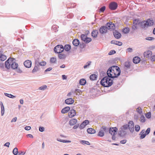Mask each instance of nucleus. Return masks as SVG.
<instances>
[{
    "mask_svg": "<svg viewBox=\"0 0 155 155\" xmlns=\"http://www.w3.org/2000/svg\"><path fill=\"white\" fill-rule=\"evenodd\" d=\"M56 61V58L54 57L51 58L50 60V62L52 63H55Z\"/></svg>",
    "mask_w": 155,
    "mask_h": 155,
    "instance_id": "79ce46f5",
    "label": "nucleus"
},
{
    "mask_svg": "<svg viewBox=\"0 0 155 155\" xmlns=\"http://www.w3.org/2000/svg\"><path fill=\"white\" fill-rule=\"evenodd\" d=\"M7 57L5 55L1 54L0 55V60L2 61H4L6 59Z\"/></svg>",
    "mask_w": 155,
    "mask_h": 155,
    "instance_id": "f704fd0d",
    "label": "nucleus"
},
{
    "mask_svg": "<svg viewBox=\"0 0 155 155\" xmlns=\"http://www.w3.org/2000/svg\"><path fill=\"white\" fill-rule=\"evenodd\" d=\"M64 50V48L62 45H58L54 48V52L57 53H61Z\"/></svg>",
    "mask_w": 155,
    "mask_h": 155,
    "instance_id": "39448f33",
    "label": "nucleus"
},
{
    "mask_svg": "<svg viewBox=\"0 0 155 155\" xmlns=\"http://www.w3.org/2000/svg\"><path fill=\"white\" fill-rule=\"evenodd\" d=\"M85 126L84 125V124L82 123L79 126V128L80 129H82L84 128Z\"/></svg>",
    "mask_w": 155,
    "mask_h": 155,
    "instance_id": "4d7b16f0",
    "label": "nucleus"
},
{
    "mask_svg": "<svg viewBox=\"0 0 155 155\" xmlns=\"http://www.w3.org/2000/svg\"><path fill=\"white\" fill-rule=\"evenodd\" d=\"M15 60V59L12 58H9L5 62V68L7 69H9L11 66V64L12 61Z\"/></svg>",
    "mask_w": 155,
    "mask_h": 155,
    "instance_id": "6e6552de",
    "label": "nucleus"
},
{
    "mask_svg": "<svg viewBox=\"0 0 155 155\" xmlns=\"http://www.w3.org/2000/svg\"><path fill=\"white\" fill-rule=\"evenodd\" d=\"M91 61H89L86 63V64L84 66V68H87V67L90 65L91 64Z\"/></svg>",
    "mask_w": 155,
    "mask_h": 155,
    "instance_id": "09e8293b",
    "label": "nucleus"
},
{
    "mask_svg": "<svg viewBox=\"0 0 155 155\" xmlns=\"http://www.w3.org/2000/svg\"><path fill=\"white\" fill-rule=\"evenodd\" d=\"M72 43L75 46H77L80 44L79 41L77 39H75L73 40Z\"/></svg>",
    "mask_w": 155,
    "mask_h": 155,
    "instance_id": "bb28decb",
    "label": "nucleus"
},
{
    "mask_svg": "<svg viewBox=\"0 0 155 155\" xmlns=\"http://www.w3.org/2000/svg\"><path fill=\"white\" fill-rule=\"evenodd\" d=\"M31 128V127L30 126H26L25 127V129L26 130H30Z\"/></svg>",
    "mask_w": 155,
    "mask_h": 155,
    "instance_id": "e2e57ef3",
    "label": "nucleus"
},
{
    "mask_svg": "<svg viewBox=\"0 0 155 155\" xmlns=\"http://www.w3.org/2000/svg\"><path fill=\"white\" fill-rule=\"evenodd\" d=\"M140 129V126L138 125H136L135 126V130L137 132H138Z\"/></svg>",
    "mask_w": 155,
    "mask_h": 155,
    "instance_id": "de8ad7c7",
    "label": "nucleus"
},
{
    "mask_svg": "<svg viewBox=\"0 0 155 155\" xmlns=\"http://www.w3.org/2000/svg\"><path fill=\"white\" fill-rule=\"evenodd\" d=\"M116 53V51L114 50H112L108 53L109 55H111Z\"/></svg>",
    "mask_w": 155,
    "mask_h": 155,
    "instance_id": "864d4df0",
    "label": "nucleus"
},
{
    "mask_svg": "<svg viewBox=\"0 0 155 155\" xmlns=\"http://www.w3.org/2000/svg\"><path fill=\"white\" fill-rule=\"evenodd\" d=\"M110 43L111 44H115L120 46H121L122 45V43L121 42L114 40L111 41Z\"/></svg>",
    "mask_w": 155,
    "mask_h": 155,
    "instance_id": "4be33fe9",
    "label": "nucleus"
},
{
    "mask_svg": "<svg viewBox=\"0 0 155 155\" xmlns=\"http://www.w3.org/2000/svg\"><path fill=\"white\" fill-rule=\"evenodd\" d=\"M4 94L5 96H6L9 98H14L15 97V96H14L11 94H9L7 93H5Z\"/></svg>",
    "mask_w": 155,
    "mask_h": 155,
    "instance_id": "e433bc0d",
    "label": "nucleus"
},
{
    "mask_svg": "<svg viewBox=\"0 0 155 155\" xmlns=\"http://www.w3.org/2000/svg\"><path fill=\"white\" fill-rule=\"evenodd\" d=\"M86 81L84 79H81L79 81V83L81 85H84L86 83Z\"/></svg>",
    "mask_w": 155,
    "mask_h": 155,
    "instance_id": "7c9ffc66",
    "label": "nucleus"
},
{
    "mask_svg": "<svg viewBox=\"0 0 155 155\" xmlns=\"http://www.w3.org/2000/svg\"><path fill=\"white\" fill-rule=\"evenodd\" d=\"M74 100L72 98H69L65 100V102L68 104H73L74 102Z\"/></svg>",
    "mask_w": 155,
    "mask_h": 155,
    "instance_id": "aec40b11",
    "label": "nucleus"
},
{
    "mask_svg": "<svg viewBox=\"0 0 155 155\" xmlns=\"http://www.w3.org/2000/svg\"><path fill=\"white\" fill-rule=\"evenodd\" d=\"M46 62L45 61H42L39 62V65L41 66H44L46 65Z\"/></svg>",
    "mask_w": 155,
    "mask_h": 155,
    "instance_id": "603ef678",
    "label": "nucleus"
},
{
    "mask_svg": "<svg viewBox=\"0 0 155 155\" xmlns=\"http://www.w3.org/2000/svg\"><path fill=\"white\" fill-rule=\"evenodd\" d=\"M35 66L32 71V73H34L37 71L38 69V67H39V59L38 58L35 59Z\"/></svg>",
    "mask_w": 155,
    "mask_h": 155,
    "instance_id": "ddd939ff",
    "label": "nucleus"
},
{
    "mask_svg": "<svg viewBox=\"0 0 155 155\" xmlns=\"http://www.w3.org/2000/svg\"><path fill=\"white\" fill-rule=\"evenodd\" d=\"M145 116L147 118H150L151 117V113L150 112H149L146 114Z\"/></svg>",
    "mask_w": 155,
    "mask_h": 155,
    "instance_id": "8fccbe9b",
    "label": "nucleus"
},
{
    "mask_svg": "<svg viewBox=\"0 0 155 155\" xmlns=\"http://www.w3.org/2000/svg\"><path fill=\"white\" fill-rule=\"evenodd\" d=\"M58 55V57L60 59H65L66 57V55L64 54L59 53Z\"/></svg>",
    "mask_w": 155,
    "mask_h": 155,
    "instance_id": "2f4dec72",
    "label": "nucleus"
},
{
    "mask_svg": "<svg viewBox=\"0 0 155 155\" xmlns=\"http://www.w3.org/2000/svg\"><path fill=\"white\" fill-rule=\"evenodd\" d=\"M98 34V31L97 30H93L91 34V36L94 38H96Z\"/></svg>",
    "mask_w": 155,
    "mask_h": 155,
    "instance_id": "a211bd4d",
    "label": "nucleus"
},
{
    "mask_svg": "<svg viewBox=\"0 0 155 155\" xmlns=\"http://www.w3.org/2000/svg\"><path fill=\"white\" fill-rule=\"evenodd\" d=\"M115 69L114 70V76H113V77L116 78L120 75V68L117 66H115Z\"/></svg>",
    "mask_w": 155,
    "mask_h": 155,
    "instance_id": "0eeeda50",
    "label": "nucleus"
},
{
    "mask_svg": "<svg viewBox=\"0 0 155 155\" xmlns=\"http://www.w3.org/2000/svg\"><path fill=\"white\" fill-rule=\"evenodd\" d=\"M151 23L148 21H140L139 26L141 27L142 28H144L146 27L151 26Z\"/></svg>",
    "mask_w": 155,
    "mask_h": 155,
    "instance_id": "423d86ee",
    "label": "nucleus"
},
{
    "mask_svg": "<svg viewBox=\"0 0 155 155\" xmlns=\"http://www.w3.org/2000/svg\"><path fill=\"white\" fill-rule=\"evenodd\" d=\"M97 75L95 74H91L90 77V78L91 80H96L97 79Z\"/></svg>",
    "mask_w": 155,
    "mask_h": 155,
    "instance_id": "c85d7f7f",
    "label": "nucleus"
},
{
    "mask_svg": "<svg viewBox=\"0 0 155 155\" xmlns=\"http://www.w3.org/2000/svg\"><path fill=\"white\" fill-rule=\"evenodd\" d=\"M25 154V152L23 151L19 152L18 155H24Z\"/></svg>",
    "mask_w": 155,
    "mask_h": 155,
    "instance_id": "69168bd1",
    "label": "nucleus"
},
{
    "mask_svg": "<svg viewBox=\"0 0 155 155\" xmlns=\"http://www.w3.org/2000/svg\"><path fill=\"white\" fill-rule=\"evenodd\" d=\"M18 66V64L15 62H14L13 61H12L11 66V68L13 69H17Z\"/></svg>",
    "mask_w": 155,
    "mask_h": 155,
    "instance_id": "412c9836",
    "label": "nucleus"
},
{
    "mask_svg": "<svg viewBox=\"0 0 155 155\" xmlns=\"http://www.w3.org/2000/svg\"><path fill=\"white\" fill-rule=\"evenodd\" d=\"M87 37V35L84 34H82L81 36V40L84 41L86 40V39Z\"/></svg>",
    "mask_w": 155,
    "mask_h": 155,
    "instance_id": "4c0bfd02",
    "label": "nucleus"
},
{
    "mask_svg": "<svg viewBox=\"0 0 155 155\" xmlns=\"http://www.w3.org/2000/svg\"><path fill=\"white\" fill-rule=\"evenodd\" d=\"M137 26L136 25H134L132 26V29L133 30H135L137 29Z\"/></svg>",
    "mask_w": 155,
    "mask_h": 155,
    "instance_id": "052dcab7",
    "label": "nucleus"
},
{
    "mask_svg": "<svg viewBox=\"0 0 155 155\" xmlns=\"http://www.w3.org/2000/svg\"><path fill=\"white\" fill-rule=\"evenodd\" d=\"M128 128L127 124H124L119 129L118 134L120 137H123L126 135L127 133L125 130H127Z\"/></svg>",
    "mask_w": 155,
    "mask_h": 155,
    "instance_id": "f03ea898",
    "label": "nucleus"
},
{
    "mask_svg": "<svg viewBox=\"0 0 155 155\" xmlns=\"http://www.w3.org/2000/svg\"><path fill=\"white\" fill-rule=\"evenodd\" d=\"M70 110V107H66L62 110L61 112L63 114H65L69 111Z\"/></svg>",
    "mask_w": 155,
    "mask_h": 155,
    "instance_id": "b1692460",
    "label": "nucleus"
},
{
    "mask_svg": "<svg viewBox=\"0 0 155 155\" xmlns=\"http://www.w3.org/2000/svg\"><path fill=\"white\" fill-rule=\"evenodd\" d=\"M140 61V58L137 56L134 57L133 59V61L135 64H137L139 63Z\"/></svg>",
    "mask_w": 155,
    "mask_h": 155,
    "instance_id": "5701e85b",
    "label": "nucleus"
},
{
    "mask_svg": "<svg viewBox=\"0 0 155 155\" xmlns=\"http://www.w3.org/2000/svg\"><path fill=\"white\" fill-rule=\"evenodd\" d=\"M64 48V50L66 51H68L71 49V47L70 45L67 44L65 45Z\"/></svg>",
    "mask_w": 155,
    "mask_h": 155,
    "instance_id": "c756f323",
    "label": "nucleus"
},
{
    "mask_svg": "<svg viewBox=\"0 0 155 155\" xmlns=\"http://www.w3.org/2000/svg\"><path fill=\"white\" fill-rule=\"evenodd\" d=\"M145 39L147 40L150 41L154 40V38L152 37H149L146 38Z\"/></svg>",
    "mask_w": 155,
    "mask_h": 155,
    "instance_id": "5fc2aeb1",
    "label": "nucleus"
},
{
    "mask_svg": "<svg viewBox=\"0 0 155 155\" xmlns=\"http://www.w3.org/2000/svg\"><path fill=\"white\" fill-rule=\"evenodd\" d=\"M87 132L89 134H93L96 132V131L92 128H88L87 130Z\"/></svg>",
    "mask_w": 155,
    "mask_h": 155,
    "instance_id": "a878e982",
    "label": "nucleus"
},
{
    "mask_svg": "<svg viewBox=\"0 0 155 155\" xmlns=\"http://www.w3.org/2000/svg\"><path fill=\"white\" fill-rule=\"evenodd\" d=\"M128 128L131 133H133L134 131V124L132 121H130L127 124Z\"/></svg>",
    "mask_w": 155,
    "mask_h": 155,
    "instance_id": "1a4fd4ad",
    "label": "nucleus"
},
{
    "mask_svg": "<svg viewBox=\"0 0 155 155\" xmlns=\"http://www.w3.org/2000/svg\"><path fill=\"white\" fill-rule=\"evenodd\" d=\"M106 73L104 71H101L100 75H102L104 77L101 79L100 81L101 84L103 86L108 87L112 85L113 83V80L111 79L110 78L108 77L107 76H106Z\"/></svg>",
    "mask_w": 155,
    "mask_h": 155,
    "instance_id": "f257e3e1",
    "label": "nucleus"
},
{
    "mask_svg": "<svg viewBox=\"0 0 155 155\" xmlns=\"http://www.w3.org/2000/svg\"><path fill=\"white\" fill-rule=\"evenodd\" d=\"M129 52H132L133 49L131 48H128L127 50Z\"/></svg>",
    "mask_w": 155,
    "mask_h": 155,
    "instance_id": "774afa93",
    "label": "nucleus"
},
{
    "mask_svg": "<svg viewBox=\"0 0 155 155\" xmlns=\"http://www.w3.org/2000/svg\"><path fill=\"white\" fill-rule=\"evenodd\" d=\"M113 34L114 37L117 39H119L121 37V34L116 30L113 31Z\"/></svg>",
    "mask_w": 155,
    "mask_h": 155,
    "instance_id": "2eb2a0df",
    "label": "nucleus"
},
{
    "mask_svg": "<svg viewBox=\"0 0 155 155\" xmlns=\"http://www.w3.org/2000/svg\"><path fill=\"white\" fill-rule=\"evenodd\" d=\"M24 64L25 67L30 68L31 65V62L29 60H27L24 61Z\"/></svg>",
    "mask_w": 155,
    "mask_h": 155,
    "instance_id": "f3484780",
    "label": "nucleus"
},
{
    "mask_svg": "<svg viewBox=\"0 0 155 155\" xmlns=\"http://www.w3.org/2000/svg\"><path fill=\"white\" fill-rule=\"evenodd\" d=\"M109 128L104 126H103L100 129L98 132V136L101 137H102L104 135V133H107L108 132Z\"/></svg>",
    "mask_w": 155,
    "mask_h": 155,
    "instance_id": "20e7f679",
    "label": "nucleus"
},
{
    "mask_svg": "<svg viewBox=\"0 0 155 155\" xmlns=\"http://www.w3.org/2000/svg\"><path fill=\"white\" fill-rule=\"evenodd\" d=\"M118 6L117 4L115 2H113L110 3L109 5V8L111 10H115Z\"/></svg>",
    "mask_w": 155,
    "mask_h": 155,
    "instance_id": "f8f14e48",
    "label": "nucleus"
},
{
    "mask_svg": "<svg viewBox=\"0 0 155 155\" xmlns=\"http://www.w3.org/2000/svg\"><path fill=\"white\" fill-rule=\"evenodd\" d=\"M117 130V127H110L109 129V133L112 135H114L116 133Z\"/></svg>",
    "mask_w": 155,
    "mask_h": 155,
    "instance_id": "4468645a",
    "label": "nucleus"
},
{
    "mask_svg": "<svg viewBox=\"0 0 155 155\" xmlns=\"http://www.w3.org/2000/svg\"><path fill=\"white\" fill-rule=\"evenodd\" d=\"M45 130V128L43 127H39V131L43 132Z\"/></svg>",
    "mask_w": 155,
    "mask_h": 155,
    "instance_id": "680f3d73",
    "label": "nucleus"
},
{
    "mask_svg": "<svg viewBox=\"0 0 155 155\" xmlns=\"http://www.w3.org/2000/svg\"><path fill=\"white\" fill-rule=\"evenodd\" d=\"M130 29L129 28H124L123 29V32L125 34H127L129 32Z\"/></svg>",
    "mask_w": 155,
    "mask_h": 155,
    "instance_id": "ea45409f",
    "label": "nucleus"
},
{
    "mask_svg": "<svg viewBox=\"0 0 155 155\" xmlns=\"http://www.w3.org/2000/svg\"><path fill=\"white\" fill-rule=\"evenodd\" d=\"M77 120L75 119H72L69 121V123L70 125H74L77 122Z\"/></svg>",
    "mask_w": 155,
    "mask_h": 155,
    "instance_id": "393cba45",
    "label": "nucleus"
},
{
    "mask_svg": "<svg viewBox=\"0 0 155 155\" xmlns=\"http://www.w3.org/2000/svg\"><path fill=\"white\" fill-rule=\"evenodd\" d=\"M47 87L46 85H43L39 87V90L44 91L46 89Z\"/></svg>",
    "mask_w": 155,
    "mask_h": 155,
    "instance_id": "a18cd8bd",
    "label": "nucleus"
},
{
    "mask_svg": "<svg viewBox=\"0 0 155 155\" xmlns=\"http://www.w3.org/2000/svg\"><path fill=\"white\" fill-rule=\"evenodd\" d=\"M76 114L75 110L73 109H71L68 112V116L70 117H74Z\"/></svg>",
    "mask_w": 155,
    "mask_h": 155,
    "instance_id": "6ab92c4d",
    "label": "nucleus"
},
{
    "mask_svg": "<svg viewBox=\"0 0 155 155\" xmlns=\"http://www.w3.org/2000/svg\"><path fill=\"white\" fill-rule=\"evenodd\" d=\"M115 66H112L110 67L107 71V75L108 77L110 78H111L114 79L115 78V77H113V76H114V70L115 69Z\"/></svg>",
    "mask_w": 155,
    "mask_h": 155,
    "instance_id": "7ed1b4c3",
    "label": "nucleus"
},
{
    "mask_svg": "<svg viewBox=\"0 0 155 155\" xmlns=\"http://www.w3.org/2000/svg\"><path fill=\"white\" fill-rule=\"evenodd\" d=\"M150 128H147V130L146 131V133H145V134H146V135H148L149 134L150 132Z\"/></svg>",
    "mask_w": 155,
    "mask_h": 155,
    "instance_id": "bf43d9fd",
    "label": "nucleus"
},
{
    "mask_svg": "<svg viewBox=\"0 0 155 155\" xmlns=\"http://www.w3.org/2000/svg\"><path fill=\"white\" fill-rule=\"evenodd\" d=\"M80 142L81 144L84 145V144H86L87 145H90V143L89 142L85 140H82L80 141Z\"/></svg>",
    "mask_w": 155,
    "mask_h": 155,
    "instance_id": "58836bf2",
    "label": "nucleus"
},
{
    "mask_svg": "<svg viewBox=\"0 0 155 155\" xmlns=\"http://www.w3.org/2000/svg\"><path fill=\"white\" fill-rule=\"evenodd\" d=\"M105 9L106 7L105 6H103L100 8V12H103L105 10Z\"/></svg>",
    "mask_w": 155,
    "mask_h": 155,
    "instance_id": "3c124183",
    "label": "nucleus"
},
{
    "mask_svg": "<svg viewBox=\"0 0 155 155\" xmlns=\"http://www.w3.org/2000/svg\"><path fill=\"white\" fill-rule=\"evenodd\" d=\"M107 28L106 27V25L103 26L99 28V32L101 34H104L107 32Z\"/></svg>",
    "mask_w": 155,
    "mask_h": 155,
    "instance_id": "9b49d317",
    "label": "nucleus"
},
{
    "mask_svg": "<svg viewBox=\"0 0 155 155\" xmlns=\"http://www.w3.org/2000/svg\"><path fill=\"white\" fill-rule=\"evenodd\" d=\"M152 52L151 51L148 50L144 53L143 55L145 58H148L151 57Z\"/></svg>",
    "mask_w": 155,
    "mask_h": 155,
    "instance_id": "dca6fc26",
    "label": "nucleus"
},
{
    "mask_svg": "<svg viewBox=\"0 0 155 155\" xmlns=\"http://www.w3.org/2000/svg\"><path fill=\"white\" fill-rule=\"evenodd\" d=\"M124 66L126 69H129L130 68V64L129 62H126L124 63Z\"/></svg>",
    "mask_w": 155,
    "mask_h": 155,
    "instance_id": "c9c22d12",
    "label": "nucleus"
},
{
    "mask_svg": "<svg viewBox=\"0 0 155 155\" xmlns=\"http://www.w3.org/2000/svg\"><path fill=\"white\" fill-rule=\"evenodd\" d=\"M0 105L1 106V115L2 116H3L5 112V109L4 107L3 106L2 102V101L0 102Z\"/></svg>",
    "mask_w": 155,
    "mask_h": 155,
    "instance_id": "cd10ccee",
    "label": "nucleus"
},
{
    "mask_svg": "<svg viewBox=\"0 0 155 155\" xmlns=\"http://www.w3.org/2000/svg\"><path fill=\"white\" fill-rule=\"evenodd\" d=\"M92 40V39L90 38L87 37L86 40L84 41L86 43H88L91 42Z\"/></svg>",
    "mask_w": 155,
    "mask_h": 155,
    "instance_id": "37998d69",
    "label": "nucleus"
},
{
    "mask_svg": "<svg viewBox=\"0 0 155 155\" xmlns=\"http://www.w3.org/2000/svg\"><path fill=\"white\" fill-rule=\"evenodd\" d=\"M137 112L140 114H141L142 112L141 111V109H140L139 107H138L137 108Z\"/></svg>",
    "mask_w": 155,
    "mask_h": 155,
    "instance_id": "0e129e2a",
    "label": "nucleus"
},
{
    "mask_svg": "<svg viewBox=\"0 0 155 155\" xmlns=\"http://www.w3.org/2000/svg\"><path fill=\"white\" fill-rule=\"evenodd\" d=\"M140 21L139 19H136L133 20V23L134 25H139Z\"/></svg>",
    "mask_w": 155,
    "mask_h": 155,
    "instance_id": "473e14b6",
    "label": "nucleus"
},
{
    "mask_svg": "<svg viewBox=\"0 0 155 155\" xmlns=\"http://www.w3.org/2000/svg\"><path fill=\"white\" fill-rule=\"evenodd\" d=\"M140 120L142 122H144L145 120V118L144 116H141L140 119Z\"/></svg>",
    "mask_w": 155,
    "mask_h": 155,
    "instance_id": "c03bdc74",
    "label": "nucleus"
},
{
    "mask_svg": "<svg viewBox=\"0 0 155 155\" xmlns=\"http://www.w3.org/2000/svg\"><path fill=\"white\" fill-rule=\"evenodd\" d=\"M107 29L110 31L114 30L115 28V26L114 24L112 22H110L107 23L106 25Z\"/></svg>",
    "mask_w": 155,
    "mask_h": 155,
    "instance_id": "9d476101",
    "label": "nucleus"
},
{
    "mask_svg": "<svg viewBox=\"0 0 155 155\" xmlns=\"http://www.w3.org/2000/svg\"><path fill=\"white\" fill-rule=\"evenodd\" d=\"M89 121L88 120H84L82 123L84 124V125L86 126L89 123Z\"/></svg>",
    "mask_w": 155,
    "mask_h": 155,
    "instance_id": "6e6d98bb",
    "label": "nucleus"
},
{
    "mask_svg": "<svg viewBox=\"0 0 155 155\" xmlns=\"http://www.w3.org/2000/svg\"><path fill=\"white\" fill-rule=\"evenodd\" d=\"M146 135V134H143L140 136V139H143L144 138Z\"/></svg>",
    "mask_w": 155,
    "mask_h": 155,
    "instance_id": "13d9d810",
    "label": "nucleus"
},
{
    "mask_svg": "<svg viewBox=\"0 0 155 155\" xmlns=\"http://www.w3.org/2000/svg\"><path fill=\"white\" fill-rule=\"evenodd\" d=\"M127 142L126 140H121L120 141V143L122 144H125Z\"/></svg>",
    "mask_w": 155,
    "mask_h": 155,
    "instance_id": "338daca9",
    "label": "nucleus"
},
{
    "mask_svg": "<svg viewBox=\"0 0 155 155\" xmlns=\"http://www.w3.org/2000/svg\"><path fill=\"white\" fill-rule=\"evenodd\" d=\"M13 153L15 155H17L18 154V149L17 147H15L13 150Z\"/></svg>",
    "mask_w": 155,
    "mask_h": 155,
    "instance_id": "a19ab883",
    "label": "nucleus"
},
{
    "mask_svg": "<svg viewBox=\"0 0 155 155\" xmlns=\"http://www.w3.org/2000/svg\"><path fill=\"white\" fill-rule=\"evenodd\" d=\"M79 45V47L81 49L84 48L86 46V45L84 43H82Z\"/></svg>",
    "mask_w": 155,
    "mask_h": 155,
    "instance_id": "49530a36",
    "label": "nucleus"
},
{
    "mask_svg": "<svg viewBox=\"0 0 155 155\" xmlns=\"http://www.w3.org/2000/svg\"><path fill=\"white\" fill-rule=\"evenodd\" d=\"M57 140L58 141H60L63 143H71V141L70 140H61L58 138L57 139Z\"/></svg>",
    "mask_w": 155,
    "mask_h": 155,
    "instance_id": "72a5a7b5",
    "label": "nucleus"
}]
</instances>
